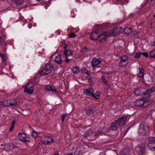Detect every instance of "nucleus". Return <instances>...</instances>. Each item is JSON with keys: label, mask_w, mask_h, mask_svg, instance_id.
<instances>
[{"label": "nucleus", "mask_w": 155, "mask_h": 155, "mask_svg": "<svg viewBox=\"0 0 155 155\" xmlns=\"http://www.w3.org/2000/svg\"><path fill=\"white\" fill-rule=\"evenodd\" d=\"M1 106H4V103H3V101L0 102V107Z\"/></svg>", "instance_id": "nucleus-48"}, {"label": "nucleus", "mask_w": 155, "mask_h": 155, "mask_svg": "<svg viewBox=\"0 0 155 155\" xmlns=\"http://www.w3.org/2000/svg\"><path fill=\"white\" fill-rule=\"evenodd\" d=\"M121 31V27H117L113 29L109 33H107V37L109 36H115L119 35Z\"/></svg>", "instance_id": "nucleus-8"}, {"label": "nucleus", "mask_w": 155, "mask_h": 155, "mask_svg": "<svg viewBox=\"0 0 155 155\" xmlns=\"http://www.w3.org/2000/svg\"><path fill=\"white\" fill-rule=\"evenodd\" d=\"M76 36V35L73 32H71L69 35V37L70 38H74Z\"/></svg>", "instance_id": "nucleus-40"}, {"label": "nucleus", "mask_w": 155, "mask_h": 155, "mask_svg": "<svg viewBox=\"0 0 155 155\" xmlns=\"http://www.w3.org/2000/svg\"><path fill=\"white\" fill-rule=\"evenodd\" d=\"M149 58H155V48L149 53Z\"/></svg>", "instance_id": "nucleus-23"}, {"label": "nucleus", "mask_w": 155, "mask_h": 155, "mask_svg": "<svg viewBox=\"0 0 155 155\" xmlns=\"http://www.w3.org/2000/svg\"><path fill=\"white\" fill-rule=\"evenodd\" d=\"M9 106L12 107L17 106L18 105L16 101L13 99H10V102L9 104Z\"/></svg>", "instance_id": "nucleus-20"}, {"label": "nucleus", "mask_w": 155, "mask_h": 155, "mask_svg": "<svg viewBox=\"0 0 155 155\" xmlns=\"http://www.w3.org/2000/svg\"><path fill=\"white\" fill-rule=\"evenodd\" d=\"M54 142V140L51 137H49L48 138L46 143L48 144H51L52 143Z\"/></svg>", "instance_id": "nucleus-27"}, {"label": "nucleus", "mask_w": 155, "mask_h": 155, "mask_svg": "<svg viewBox=\"0 0 155 155\" xmlns=\"http://www.w3.org/2000/svg\"><path fill=\"white\" fill-rule=\"evenodd\" d=\"M73 53V51L71 50L66 49L64 51L63 54L65 57L71 56Z\"/></svg>", "instance_id": "nucleus-16"}, {"label": "nucleus", "mask_w": 155, "mask_h": 155, "mask_svg": "<svg viewBox=\"0 0 155 155\" xmlns=\"http://www.w3.org/2000/svg\"><path fill=\"white\" fill-rule=\"evenodd\" d=\"M46 142H47V140H46V141L44 140V141H43V142L42 143L43 144H47V143H46Z\"/></svg>", "instance_id": "nucleus-52"}, {"label": "nucleus", "mask_w": 155, "mask_h": 155, "mask_svg": "<svg viewBox=\"0 0 155 155\" xmlns=\"http://www.w3.org/2000/svg\"><path fill=\"white\" fill-rule=\"evenodd\" d=\"M18 138L25 142H29L30 141V138L27 137L26 134L23 133H19L18 135Z\"/></svg>", "instance_id": "nucleus-9"}, {"label": "nucleus", "mask_w": 155, "mask_h": 155, "mask_svg": "<svg viewBox=\"0 0 155 155\" xmlns=\"http://www.w3.org/2000/svg\"><path fill=\"white\" fill-rule=\"evenodd\" d=\"M18 146H15L12 143H5L4 145V149L7 151H9L15 148H18Z\"/></svg>", "instance_id": "nucleus-11"}, {"label": "nucleus", "mask_w": 155, "mask_h": 155, "mask_svg": "<svg viewBox=\"0 0 155 155\" xmlns=\"http://www.w3.org/2000/svg\"><path fill=\"white\" fill-rule=\"evenodd\" d=\"M10 102V99L4 100L3 101L4 106H9V104Z\"/></svg>", "instance_id": "nucleus-33"}, {"label": "nucleus", "mask_w": 155, "mask_h": 155, "mask_svg": "<svg viewBox=\"0 0 155 155\" xmlns=\"http://www.w3.org/2000/svg\"><path fill=\"white\" fill-rule=\"evenodd\" d=\"M15 123H16L15 121L14 120H13L12 122L11 127H14V126H15Z\"/></svg>", "instance_id": "nucleus-46"}, {"label": "nucleus", "mask_w": 155, "mask_h": 155, "mask_svg": "<svg viewBox=\"0 0 155 155\" xmlns=\"http://www.w3.org/2000/svg\"><path fill=\"white\" fill-rule=\"evenodd\" d=\"M132 28H125L124 30V32L127 35H129L131 33L132 31Z\"/></svg>", "instance_id": "nucleus-25"}, {"label": "nucleus", "mask_w": 155, "mask_h": 155, "mask_svg": "<svg viewBox=\"0 0 155 155\" xmlns=\"http://www.w3.org/2000/svg\"><path fill=\"white\" fill-rule=\"evenodd\" d=\"M151 96V95H148V96Z\"/></svg>", "instance_id": "nucleus-62"}, {"label": "nucleus", "mask_w": 155, "mask_h": 155, "mask_svg": "<svg viewBox=\"0 0 155 155\" xmlns=\"http://www.w3.org/2000/svg\"><path fill=\"white\" fill-rule=\"evenodd\" d=\"M2 42L1 38V37L0 36V43Z\"/></svg>", "instance_id": "nucleus-57"}, {"label": "nucleus", "mask_w": 155, "mask_h": 155, "mask_svg": "<svg viewBox=\"0 0 155 155\" xmlns=\"http://www.w3.org/2000/svg\"><path fill=\"white\" fill-rule=\"evenodd\" d=\"M34 90L33 88H30L27 89V88L25 87L24 91L25 93H28V94H31L33 93Z\"/></svg>", "instance_id": "nucleus-24"}, {"label": "nucleus", "mask_w": 155, "mask_h": 155, "mask_svg": "<svg viewBox=\"0 0 155 155\" xmlns=\"http://www.w3.org/2000/svg\"><path fill=\"white\" fill-rule=\"evenodd\" d=\"M101 79L102 81L105 84L106 86L108 85V82L107 81L106 79L104 77L102 76L101 77Z\"/></svg>", "instance_id": "nucleus-36"}, {"label": "nucleus", "mask_w": 155, "mask_h": 155, "mask_svg": "<svg viewBox=\"0 0 155 155\" xmlns=\"http://www.w3.org/2000/svg\"><path fill=\"white\" fill-rule=\"evenodd\" d=\"M144 88L143 87H140L137 89L134 92V93L137 96L144 95Z\"/></svg>", "instance_id": "nucleus-13"}, {"label": "nucleus", "mask_w": 155, "mask_h": 155, "mask_svg": "<svg viewBox=\"0 0 155 155\" xmlns=\"http://www.w3.org/2000/svg\"><path fill=\"white\" fill-rule=\"evenodd\" d=\"M53 155H59V154L58 153L54 154Z\"/></svg>", "instance_id": "nucleus-58"}, {"label": "nucleus", "mask_w": 155, "mask_h": 155, "mask_svg": "<svg viewBox=\"0 0 155 155\" xmlns=\"http://www.w3.org/2000/svg\"><path fill=\"white\" fill-rule=\"evenodd\" d=\"M130 153V149L129 147H127L123 149L122 152L123 155H129Z\"/></svg>", "instance_id": "nucleus-17"}, {"label": "nucleus", "mask_w": 155, "mask_h": 155, "mask_svg": "<svg viewBox=\"0 0 155 155\" xmlns=\"http://www.w3.org/2000/svg\"><path fill=\"white\" fill-rule=\"evenodd\" d=\"M153 110H151L149 111L147 113V115L146 116L147 118L149 119L151 118L152 117V114Z\"/></svg>", "instance_id": "nucleus-31"}, {"label": "nucleus", "mask_w": 155, "mask_h": 155, "mask_svg": "<svg viewBox=\"0 0 155 155\" xmlns=\"http://www.w3.org/2000/svg\"><path fill=\"white\" fill-rule=\"evenodd\" d=\"M0 56L2 58H3L5 57V56L4 54H1L0 53Z\"/></svg>", "instance_id": "nucleus-50"}, {"label": "nucleus", "mask_w": 155, "mask_h": 155, "mask_svg": "<svg viewBox=\"0 0 155 155\" xmlns=\"http://www.w3.org/2000/svg\"><path fill=\"white\" fill-rule=\"evenodd\" d=\"M61 57V55L60 54H58L57 56L55 58L54 61L59 64H62V60Z\"/></svg>", "instance_id": "nucleus-18"}, {"label": "nucleus", "mask_w": 155, "mask_h": 155, "mask_svg": "<svg viewBox=\"0 0 155 155\" xmlns=\"http://www.w3.org/2000/svg\"><path fill=\"white\" fill-rule=\"evenodd\" d=\"M97 29L91 33V39L92 41H96L99 39V43L101 44L104 41H105L107 38V32H104L100 35H97L99 31H101L102 28L100 25H96Z\"/></svg>", "instance_id": "nucleus-1"}, {"label": "nucleus", "mask_w": 155, "mask_h": 155, "mask_svg": "<svg viewBox=\"0 0 155 155\" xmlns=\"http://www.w3.org/2000/svg\"><path fill=\"white\" fill-rule=\"evenodd\" d=\"M53 66L51 63H47L44 67L41 68L39 71L41 75H47L51 73L53 70Z\"/></svg>", "instance_id": "nucleus-4"}, {"label": "nucleus", "mask_w": 155, "mask_h": 155, "mask_svg": "<svg viewBox=\"0 0 155 155\" xmlns=\"http://www.w3.org/2000/svg\"><path fill=\"white\" fill-rule=\"evenodd\" d=\"M146 150L147 147L144 143L137 145L135 148L136 152L139 155H143Z\"/></svg>", "instance_id": "nucleus-5"}, {"label": "nucleus", "mask_w": 155, "mask_h": 155, "mask_svg": "<svg viewBox=\"0 0 155 155\" xmlns=\"http://www.w3.org/2000/svg\"><path fill=\"white\" fill-rule=\"evenodd\" d=\"M34 84L32 83H27L25 87V88H27V89L33 88L32 87L34 86Z\"/></svg>", "instance_id": "nucleus-28"}, {"label": "nucleus", "mask_w": 155, "mask_h": 155, "mask_svg": "<svg viewBox=\"0 0 155 155\" xmlns=\"http://www.w3.org/2000/svg\"><path fill=\"white\" fill-rule=\"evenodd\" d=\"M68 57H65V61L66 63H68L71 60V59H69L68 58Z\"/></svg>", "instance_id": "nucleus-45"}, {"label": "nucleus", "mask_w": 155, "mask_h": 155, "mask_svg": "<svg viewBox=\"0 0 155 155\" xmlns=\"http://www.w3.org/2000/svg\"><path fill=\"white\" fill-rule=\"evenodd\" d=\"M45 88L47 91H50L53 93L58 94H61V92L58 91V88L54 85H47L45 86Z\"/></svg>", "instance_id": "nucleus-10"}, {"label": "nucleus", "mask_w": 155, "mask_h": 155, "mask_svg": "<svg viewBox=\"0 0 155 155\" xmlns=\"http://www.w3.org/2000/svg\"><path fill=\"white\" fill-rule=\"evenodd\" d=\"M23 0H12V2L15 4H20L22 3Z\"/></svg>", "instance_id": "nucleus-32"}, {"label": "nucleus", "mask_w": 155, "mask_h": 155, "mask_svg": "<svg viewBox=\"0 0 155 155\" xmlns=\"http://www.w3.org/2000/svg\"><path fill=\"white\" fill-rule=\"evenodd\" d=\"M94 89L92 87H89L88 89L84 90V93L88 96H92V94L94 92Z\"/></svg>", "instance_id": "nucleus-14"}, {"label": "nucleus", "mask_w": 155, "mask_h": 155, "mask_svg": "<svg viewBox=\"0 0 155 155\" xmlns=\"http://www.w3.org/2000/svg\"><path fill=\"white\" fill-rule=\"evenodd\" d=\"M155 91V87H153L149 89L146 91H144V95H146L149 94L152 92Z\"/></svg>", "instance_id": "nucleus-19"}, {"label": "nucleus", "mask_w": 155, "mask_h": 155, "mask_svg": "<svg viewBox=\"0 0 155 155\" xmlns=\"http://www.w3.org/2000/svg\"><path fill=\"white\" fill-rule=\"evenodd\" d=\"M67 115V114H64L61 115V120L62 122H63L64 120L65 117H66Z\"/></svg>", "instance_id": "nucleus-39"}, {"label": "nucleus", "mask_w": 155, "mask_h": 155, "mask_svg": "<svg viewBox=\"0 0 155 155\" xmlns=\"http://www.w3.org/2000/svg\"><path fill=\"white\" fill-rule=\"evenodd\" d=\"M102 131H98L97 132L93 131L92 132L91 135L92 136H94L95 137H96L97 136L102 133Z\"/></svg>", "instance_id": "nucleus-30"}, {"label": "nucleus", "mask_w": 155, "mask_h": 155, "mask_svg": "<svg viewBox=\"0 0 155 155\" xmlns=\"http://www.w3.org/2000/svg\"><path fill=\"white\" fill-rule=\"evenodd\" d=\"M101 93L100 91H97L94 93H93L92 96L93 97H99L100 96Z\"/></svg>", "instance_id": "nucleus-34"}, {"label": "nucleus", "mask_w": 155, "mask_h": 155, "mask_svg": "<svg viewBox=\"0 0 155 155\" xmlns=\"http://www.w3.org/2000/svg\"><path fill=\"white\" fill-rule=\"evenodd\" d=\"M84 137H87L89 136V133L88 131H86L84 133Z\"/></svg>", "instance_id": "nucleus-43"}, {"label": "nucleus", "mask_w": 155, "mask_h": 155, "mask_svg": "<svg viewBox=\"0 0 155 155\" xmlns=\"http://www.w3.org/2000/svg\"><path fill=\"white\" fill-rule=\"evenodd\" d=\"M127 119L126 117H123L115 120L111 123L110 127L108 128L109 130L113 131L117 130L120 126L124 125Z\"/></svg>", "instance_id": "nucleus-2"}, {"label": "nucleus", "mask_w": 155, "mask_h": 155, "mask_svg": "<svg viewBox=\"0 0 155 155\" xmlns=\"http://www.w3.org/2000/svg\"><path fill=\"white\" fill-rule=\"evenodd\" d=\"M128 58L127 56L122 55L121 57L119 66L121 67L125 66L128 64L127 62Z\"/></svg>", "instance_id": "nucleus-12"}, {"label": "nucleus", "mask_w": 155, "mask_h": 155, "mask_svg": "<svg viewBox=\"0 0 155 155\" xmlns=\"http://www.w3.org/2000/svg\"><path fill=\"white\" fill-rule=\"evenodd\" d=\"M91 81H92L91 79V78H89V81L91 82Z\"/></svg>", "instance_id": "nucleus-56"}, {"label": "nucleus", "mask_w": 155, "mask_h": 155, "mask_svg": "<svg viewBox=\"0 0 155 155\" xmlns=\"http://www.w3.org/2000/svg\"><path fill=\"white\" fill-rule=\"evenodd\" d=\"M95 98V99L94 100L96 101V100H97L99 99V97H94Z\"/></svg>", "instance_id": "nucleus-54"}, {"label": "nucleus", "mask_w": 155, "mask_h": 155, "mask_svg": "<svg viewBox=\"0 0 155 155\" xmlns=\"http://www.w3.org/2000/svg\"><path fill=\"white\" fill-rule=\"evenodd\" d=\"M101 63V61L97 59L96 58H94L93 59L91 62V66L93 68H94Z\"/></svg>", "instance_id": "nucleus-15"}, {"label": "nucleus", "mask_w": 155, "mask_h": 155, "mask_svg": "<svg viewBox=\"0 0 155 155\" xmlns=\"http://www.w3.org/2000/svg\"><path fill=\"white\" fill-rule=\"evenodd\" d=\"M148 148L153 151H155V144L154 143H149L148 145Z\"/></svg>", "instance_id": "nucleus-22"}, {"label": "nucleus", "mask_w": 155, "mask_h": 155, "mask_svg": "<svg viewBox=\"0 0 155 155\" xmlns=\"http://www.w3.org/2000/svg\"><path fill=\"white\" fill-rule=\"evenodd\" d=\"M153 17H155V15H153Z\"/></svg>", "instance_id": "nucleus-60"}, {"label": "nucleus", "mask_w": 155, "mask_h": 155, "mask_svg": "<svg viewBox=\"0 0 155 155\" xmlns=\"http://www.w3.org/2000/svg\"><path fill=\"white\" fill-rule=\"evenodd\" d=\"M148 129V126L144 123L141 124L138 130V133L140 135H146V130Z\"/></svg>", "instance_id": "nucleus-6"}, {"label": "nucleus", "mask_w": 155, "mask_h": 155, "mask_svg": "<svg viewBox=\"0 0 155 155\" xmlns=\"http://www.w3.org/2000/svg\"><path fill=\"white\" fill-rule=\"evenodd\" d=\"M141 55H143V56H144V57H148V54L147 52H141Z\"/></svg>", "instance_id": "nucleus-42"}, {"label": "nucleus", "mask_w": 155, "mask_h": 155, "mask_svg": "<svg viewBox=\"0 0 155 155\" xmlns=\"http://www.w3.org/2000/svg\"><path fill=\"white\" fill-rule=\"evenodd\" d=\"M80 153V151L79 150H77L74 152V155H79Z\"/></svg>", "instance_id": "nucleus-44"}, {"label": "nucleus", "mask_w": 155, "mask_h": 155, "mask_svg": "<svg viewBox=\"0 0 155 155\" xmlns=\"http://www.w3.org/2000/svg\"><path fill=\"white\" fill-rule=\"evenodd\" d=\"M98 110L94 107H90L85 110V112L88 116L93 117L96 115L97 113Z\"/></svg>", "instance_id": "nucleus-7"}, {"label": "nucleus", "mask_w": 155, "mask_h": 155, "mask_svg": "<svg viewBox=\"0 0 155 155\" xmlns=\"http://www.w3.org/2000/svg\"><path fill=\"white\" fill-rule=\"evenodd\" d=\"M67 45H65L64 47H63V48L64 49H65V50H66V48H67Z\"/></svg>", "instance_id": "nucleus-55"}, {"label": "nucleus", "mask_w": 155, "mask_h": 155, "mask_svg": "<svg viewBox=\"0 0 155 155\" xmlns=\"http://www.w3.org/2000/svg\"><path fill=\"white\" fill-rule=\"evenodd\" d=\"M3 94H4V96H8V94H6V93H5L3 92ZM2 96H3V95H2Z\"/></svg>", "instance_id": "nucleus-51"}, {"label": "nucleus", "mask_w": 155, "mask_h": 155, "mask_svg": "<svg viewBox=\"0 0 155 155\" xmlns=\"http://www.w3.org/2000/svg\"><path fill=\"white\" fill-rule=\"evenodd\" d=\"M141 55V52L137 53L134 56V58L138 59L140 57Z\"/></svg>", "instance_id": "nucleus-38"}, {"label": "nucleus", "mask_w": 155, "mask_h": 155, "mask_svg": "<svg viewBox=\"0 0 155 155\" xmlns=\"http://www.w3.org/2000/svg\"><path fill=\"white\" fill-rule=\"evenodd\" d=\"M139 73L137 74V77L139 78H143L144 75V70L142 68H139Z\"/></svg>", "instance_id": "nucleus-21"}, {"label": "nucleus", "mask_w": 155, "mask_h": 155, "mask_svg": "<svg viewBox=\"0 0 155 155\" xmlns=\"http://www.w3.org/2000/svg\"><path fill=\"white\" fill-rule=\"evenodd\" d=\"M81 71L82 72L87 74L88 76L90 75V73L88 72V71L84 68H82Z\"/></svg>", "instance_id": "nucleus-29"}, {"label": "nucleus", "mask_w": 155, "mask_h": 155, "mask_svg": "<svg viewBox=\"0 0 155 155\" xmlns=\"http://www.w3.org/2000/svg\"><path fill=\"white\" fill-rule=\"evenodd\" d=\"M81 52H87L88 51V48L87 47H84L81 50Z\"/></svg>", "instance_id": "nucleus-37"}, {"label": "nucleus", "mask_w": 155, "mask_h": 155, "mask_svg": "<svg viewBox=\"0 0 155 155\" xmlns=\"http://www.w3.org/2000/svg\"><path fill=\"white\" fill-rule=\"evenodd\" d=\"M144 99L141 98L136 101L134 102L135 106L143 108L148 105H150L154 101L153 100H150V97H144Z\"/></svg>", "instance_id": "nucleus-3"}, {"label": "nucleus", "mask_w": 155, "mask_h": 155, "mask_svg": "<svg viewBox=\"0 0 155 155\" xmlns=\"http://www.w3.org/2000/svg\"><path fill=\"white\" fill-rule=\"evenodd\" d=\"M58 35H60V33L59 32H58Z\"/></svg>", "instance_id": "nucleus-61"}, {"label": "nucleus", "mask_w": 155, "mask_h": 155, "mask_svg": "<svg viewBox=\"0 0 155 155\" xmlns=\"http://www.w3.org/2000/svg\"><path fill=\"white\" fill-rule=\"evenodd\" d=\"M3 146V145L2 144L1 145V147H2Z\"/></svg>", "instance_id": "nucleus-59"}, {"label": "nucleus", "mask_w": 155, "mask_h": 155, "mask_svg": "<svg viewBox=\"0 0 155 155\" xmlns=\"http://www.w3.org/2000/svg\"><path fill=\"white\" fill-rule=\"evenodd\" d=\"M32 136L36 138L38 137V134L37 132L33 131L32 134Z\"/></svg>", "instance_id": "nucleus-41"}, {"label": "nucleus", "mask_w": 155, "mask_h": 155, "mask_svg": "<svg viewBox=\"0 0 155 155\" xmlns=\"http://www.w3.org/2000/svg\"><path fill=\"white\" fill-rule=\"evenodd\" d=\"M149 143H154L155 142V137H150L148 139Z\"/></svg>", "instance_id": "nucleus-35"}, {"label": "nucleus", "mask_w": 155, "mask_h": 155, "mask_svg": "<svg viewBox=\"0 0 155 155\" xmlns=\"http://www.w3.org/2000/svg\"><path fill=\"white\" fill-rule=\"evenodd\" d=\"M151 45L152 46H155V41L153 42V44H152Z\"/></svg>", "instance_id": "nucleus-53"}, {"label": "nucleus", "mask_w": 155, "mask_h": 155, "mask_svg": "<svg viewBox=\"0 0 155 155\" xmlns=\"http://www.w3.org/2000/svg\"><path fill=\"white\" fill-rule=\"evenodd\" d=\"M120 1L126 4L128 2V1L127 0H120Z\"/></svg>", "instance_id": "nucleus-47"}, {"label": "nucleus", "mask_w": 155, "mask_h": 155, "mask_svg": "<svg viewBox=\"0 0 155 155\" xmlns=\"http://www.w3.org/2000/svg\"><path fill=\"white\" fill-rule=\"evenodd\" d=\"M79 68L78 66L74 67L72 69L73 72L74 74H78L80 72Z\"/></svg>", "instance_id": "nucleus-26"}, {"label": "nucleus", "mask_w": 155, "mask_h": 155, "mask_svg": "<svg viewBox=\"0 0 155 155\" xmlns=\"http://www.w3.org/2000/svg\"><path fill=\"white\" fill-rule=\"evenodd\" d=\"M14 128V127H11L10 128V129H9V131H12Z\"/></svg>", "instance_id": "nucleus-49"}]
</instances>
